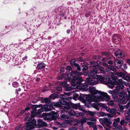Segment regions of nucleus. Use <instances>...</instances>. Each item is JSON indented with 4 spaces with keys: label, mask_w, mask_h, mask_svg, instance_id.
<instances>
[{
    "label": "nucleus",
    "mask_w": 130,
    "mask_h": 130,
    "mask_svg": "<svg viewBox=\"0 0 130 130\" xmlns=\"http://www.w3.org/2000/svg\"><path fill=\"white\" fill-rule=\"evenodd\" d=\"M82 74L81 72H78L77 71H72L71 73L70 72H67V77H73V80L75 81L78 80L77 82H73L71 83V84L74 86H76V87H79L81 90L84 91H87L88 84L91 85H95L98 83V80H95L94 79L90 78H87L86 81L85 83L82 85L81 82L83 81L82 78L78 76Z\"/></svg>",
    "instance_id": "obj_1"
},
{
    "label": "nucleus",
    "mask_w": 130,
    "mask_h": 130,
    "mask_svg": "<svg viewBox=\"0 0 130 130\" xmlns=\"http://www.w3.org/2000/svg\"><path fill=\"white\" fill-rule=\"evenodd\" d=\"M88 88V89L89 92L93 95L91 96H89L87 97V99L89 101V103L92 101L96 102L104 100L107 102L110 100V97L107 93L99 91L92 86H90Z\"/></svg>",
    "instance_id": "obj_2"
},
{
    "label": "nucleus",
    "mask_w": 130,
    "mask_h": 130,
    "mask_svg": "<svg viewBox=\"0 0 130 130\" xmlns=\"http://www.w3.org/2000/svg\"><path fill=\"white\" fill-rule=\"evenodd\" d=\"M60 97L61 99L59 100L60 103L64 106L61 105H59L58 103H54V106L56 107H59L60 108L63 109L62 111L63 112L68 111L69 110H70L69 112L70 115L74 116L75 114V112L72 109L70 110L71 108L70 106L69 103L67 101V100H69V98L68 97H67L63 94H61L60 95Z\"/></svg>",
    "instance_id": "obj_3"
},
{
    "label": "nucleus",
    "mask_w": 130,
    "mask_h": 130,
    "mask_svg": "<svg viewBox=\"0 0 130 130\" xmlns=\"http://www.w3.org/2000/svg\"><path fill=\"white\" fill-rule=\"evenodd\" d=\"M42 103H45L46 105H43L41 106V108L38 110L36 112L37 116L40 115L41 113L43 112L44 111H48L53 109V107L52 102L50 101L47 98H44L43 101H42Z\"/></svg>",
    "instance_id": "obj_4"
},
{
    "label": "nucleus",
    "mask_w": 130,
    "mask_h": 130,
    "mask_svg": "<svg viewBox=\"0 0 130 130\" xmlns=\"http://www.w3.org/2000/svg\"><path fill=\"white\" fill-rule=\"evenodd\" d=\"M128 88L127 89V92H128V95L127 96V94L122 91L119 92L118 95L120 97V99L121 100L120 102L123 104H125L130 98V91Z\"/></svg>",
    "instance_id": "obj_5"
},
{
    "label": "nucleus",
    "mask_w": 130,
    "mask_h": 130,
    "mask_svg": "<svg viewBox=\"0 0 130 130\" xmlns=\"http://www.w3.org/2000/svg\"><path fill=\"white\" fill-rule=\"evenodd\" d=\"M25 121H27L28 122L26 123L27 125L25 129L30 130L31 129L33 128L36 124V121L35 120H31L29 119V117H26L25 118Z\"/></svg>",
    "instance_id": "obj_6"
},
{
    "label": "nucleus",
    "mask_w": 130,
    "mask_h": 130,
    "mask_svg": "<svg viewBox=\"0 0 130 130\" xmlns=\"http://www.w3.org/2000/svg\"><path fill=\"white\" fill-rule=\"evenodd\" d=\"M98 81H100L101 83L104 84H107V82L104 81V80L108 81L110 80V78L106 75H104L103 77L101 75H98Z\"/></svg>",
    "instance_id": "obj_7"
},
{
    "label": "nucleus",
    "mask_w": 130,
    "mask_h": 130,
    "mask_svg": "<svg viewBox=\"0 0 130 130\" xmlns=\"http://www.w3.org/2000/svg\"><path fill=\"white\" fill-rule=\"evenodd\" d=\"M86 95H85V96L84 94H80L78 98V99L79 100L82 101V102L85 103V106H86L87 107H89L90 104L91 103V102L89 103V101L87 99V97L88 96H87L86 97V100H85L84 98L85 96H86Z\"/></svg>",
    "instance_id": "obj_8"
},
{
    "label": "nucleus",
    "mask_w": 130,
    "mask_h": 130,
    "mask_svg": "<svg viewBox=\"0 0 130 130\" xmlns=\"http://www.w3.org/2000/svg\"><path fill=\"white\" fill-rule=\"evenodd\" d=\"M98 71L95 68H93L91 70L88 74L89 77H92L94 79H98V75H96L98 73Z\"/></svg>",
    "instance_id": "obj_9"
},
{
    "label": "nucleus",
    "mask_w": 130,
    "mask_h": 130,
    "mask_svg": "<svg viewBox=\"0 0 130 130\" xmlns=\"http://www.w3.org/2000/svg\"><path fill=\"white\" fill-rule=\"evenodd\" d=\"M40 105H33L32 106V108L33 109L31 111V116L33 118L37 116L36 108L40 107Z\"/></svg>",
    "instance_id": "obj_10"
},
{
    "label": "nucleus",
    "mask_w": 130,
    "mask_h": 130,
    "mask_svg": "<svg viewBox=\"0 0 130 130\" xmlns=\"http://www.w3.org/2000/svg\"><path fill=\"white\" fill-rule=\"evenodd\" d=\"M115 56L118 58H122L124 56V52L120 50H117L115 52Z\"/></svg>",
    "instance_id": "obj_11"
},
{
    "label": "nucleus",
    "mask_w": 130,
    "mask_h": 130,
    "mask_svg": "<svg viewBox=\"0 0 130 130\" xmlns=\"http://www.w3.org/2000/svg\"><path fill=\"white\" fill-rule=\"evenodd\" d=\"M99 121L102 124L103 123L108 125L111 123V122L107 118H103L99 119Z\"/></svg>",
    "instance_id": "obj_12"
},
{
    "label": "nucleus",
    "mask_w": 130,
    "mask_h": 130,
    "mask_svg": "<svg viewBox=\"0 0 130 130\" xmlns=\"http://www.w3.org/2000/svg\"><path fill=\"white\" fill-rule=\"evenodd\" d=\"M38 125H37V127H40L47 125L46 123L45 122L43 121L42 119H39L38 120Z\"/></svg>",
    "instance_id": "obj_13"
},
{
    "label": "nucleus",
    "mask_w": 130,
    "mask_h": 130,
    "mask_svg": "<svg viewBox=\"0 0 130 130\" xmlns=\"http://www.w3.org/2000/svg\"><path fill=\"white\" fill-rule=\"evenodd\" d=\"M122 63L123 62L122 60L117 59L115 61V66L118 68H120L122 66Z\"/></svg>",
    "instance_id": "obj_14"
},
{
    "label": "nucleus",
    "mask_w": 130,
    "mask_h": 130,
    "mask_svg": "<svg viewBox=\"0 0 130 130\" xmlns=\"http://www.w3.org/2000/svg\"><path fill=\"white\" fill-rule=\"evenodd\" d=\"M130 109V101L126 105L120 106L118 108V111L120 112L122 111L125 108Z\"/></svg>",
    "instance_id": "obj_15"
},
{
    "label": "nucleus",
    "mask_w": 130,
    "mask_h": 130,
    "mask_svg": "<svg viewBox=\"0 0 130 130\" xmlns=\"http://www.w3.org/2000/svg\"><path fill=\"white\" fill-rule=\"evenodd\" d=\"M81 122L82 123L86 122L87 120L92 121L94 122L96 121L95 118H85L83 117L81 119Z\"/></svg>",
    "instance_id": "obj_16"
},
{
    "label": "nucleus",
    "mask_w": 130,
    "mask_h": 130,
    "mask_svg": "<svg viewBox=\"0 0 130 130\" xmlns=\"http://www.w3.org/2000/svg\"><path fill=\"white\" fill-rule=\"evenodd\" d=\"M74 61L75 60H72L71 61L70 63L71 64L72 66H74L79 71H80L81 70V69L79 66V65L78 64L75 63L74 62Z\"/></svg>",
    "instance_id": "obj_17"
},
{
    "label": "nucleus",
    "mask_w": 130,
    "mask_h": 130,
    "mask_svg": "<svg viewBox=\"0 0 130 130\" xmlns=\"http://www.w3.org/2000/svg\"><path fill=\"white\" fill-rule=\"evenodd\" d=\"M117 81L118 83V84H119V85L117 86L120 87V89H123L124 87V86L123 85V80L122 79H117Z\"/></svg>",
    "instance_id": "obj_18"
},
{
    "label": "nucleus",
    "mask_w": 130,
    "mask_h": 130,
    "mask_svg": "<svg viewBox=\"0 0 130 130\" xmlns=\"http://www.w3.org/2000/svg\"><path fill=\"white\" fill-rule=\"evenodd\" d=\"M56 113L54 111H51L50 112V114L52 116V118L53 119L55 120L58 117L57 116H55V115H57Z\"/></svg>",
    "instance_id": "obj_19"
},
{
    "label": "nucleus",
    "mask_w": 130,
    "mask_h": 130,
    "mask_svg": "<svg viewBox=\"0 0 130 130\" xmlns=\"http://www.w3.org/2000/svg\"><path fill=\"white\" fill-rule=\"evenodd\" d=\"M120 90V87L116 86V89L113 90V92L114 94L115 95H117Z\"/></svg>",
    "instance_id": "obj_20"
},
{
    "label": "nucleus",
    "mask_w": 130,
    "mask_h": 130,
    "mask_svg": "<svg viewBox=\"0 0 130 130\" xmlns=\"http://www.w3.org/2000/svg\"><path fill=\"white\" fill-rule=\"evenodd\" d=\"M120 120V118H118L115 119L113 123V125L114 127H116L118 124V123L119 122Z\"/></svg>",
    "instance_id": "obj_21"
},
{
    "label": "nucleus",
    "mask_w": 130,
    "mask_h": 130,
    "mask_svg": "<svg viewBox=\"0 0 130 130\" xmlns=\"http://www.w3.org/2000/svg\"><path fill=\"white\" fill-rule=\"evenodd\" d=\"M106 84H107L110 88L113 89L115 85V83L109 81L107 82V83Z\"/></svg>",
    "instance_id": "obj_22"
},
{
    "label": "nucleus",
    "mask_w": 130,
    "mask_h": 130,
    "mask_svg": "<svg viewBox=\"0 0 130 130\" xmlns=\"http://www.w3.org/2000/svg\"><path fill=\"white\" fill-rule=\"evenodd\" d=\"M45 64L43 63H42L38 64L37 66L38 69H41L45 67Z\"/></svg>",
    "instance_id": "obj_23"
},
{
    "label": "nucleus",
    "mask_w": 130,
    "mask_h": 130,
    "mask_svg": "<svg viewBox=\"0 0 130 130\" xmlns=\"http://www.w3.org/2000/svg\"><path fill=\"white\" fill-rule=\"evenodd\" d=\"M58 97L57 95L55 94H52L50 95L49 97V98H47L48 99V100L50 101V99H55Z\"/></svg>",
    "instance_id": "obj_24"
},
{
    "label": "nucleus",
    "mask_w": 130,
    "mask_h": 130,
    "mask_svg": "<svg viewBox=\"0 0 130 130\" xmlns=\"http://www.w3.org/2000/svg\"><path fill=\"white\" fill-rule=\"evenodd\" d=\"M98 69L101 73H105V71L104 70V68L102 66H100L99 67Z\"/></svg>",
    "instance_id": "obj_25"
},
{
    "label": "nucleus",
    "mask_w": 130,
    "mask_h": 130,
    "mask_svg": "<svg viewBox=\"0 0 130 130\" xmlns=\"http://www.w3.org/2000/svg\"><path fill=\"white\" fill-rule=\"evenodd\" d=\"M109 113H112L113 115H115L117 113V110L113 108H112L111 109Z\"/></svg>",
    "instance_id": "obj_26"
},
{
    "label": "nucleus",
    "mask_w": 130,
    "mask_h": 130,
    "mask_svg": "<svg viewBox=\"0 0 130 130\" xmlns=\"http://www.w3.org/2000/svg\"><path fill=\"white\" fill-rule=\"evenodd\" d=\"M61 117L60 118V119L62 120H63L65 119L66 117V115L63 112H62L60 115Z\"/></svg>",
    "instance_id": "obj_27"
},
{
    "label": "nucleus",
    "mask_w": 130,
    "mask_h": 130,
    "mask_svg": "<svg viewBox=\"0 0 130 130\" xmlns=\"http://www.w3.org/2000/svg\"><path fill=\"white\" fill-rule=\"evenodd\" d=\"M115 75H117L118 76L120 77H122L123 76L124 74L123 73L121 72H117L115 73Z\"/></svg>",
    "instance_id": "obj_28"
},
{
    "label": "nucleus",
    "mask_w": 130,
    "mask_h": 130,
    "mask_svg": "<svg viewBox=\"0 0 130 130\" xmlns=\"http://www.w3.org/2000/svg\"><path fill=\"white\" fill-rule=\"evenodd\" d=\"M22 125H18L15 128V129L16 130H21L23 127H22Z\"/></svg>",
    "instance_id": "obj_29"
},
{
    "label": "nucleus",
    "mask_w": 130,
    "mask_h": 130,
    "mask_svg": "<svg viewBox=\"0 0 130 130\" xmlns=\"http://www.w3.org/2000/svg\"><path fill=\"white\" fill-rule=\"evenodd\" d=\"M108 105L110 106H113L114 105L113 101L112 100H110L107 103Z\"/></svg>",
    "instance_id": "obj_30"
},
{
    "label": "nucleus",
    "mask_w": 130,
    "mask_h": 130,
    "mask_svg": "<svg viewBox=\"0 0 130 130\" xmlns=\"http://www.w3.org/2000/svg\"><path fill=\"white\" fill-rule=\"evenodd\" d=\"M79 104H73V105L72 107L74 109H77L79 106Z\"/></svg>",
    "instance_id": "obj_31"
},
{
    "label": "nucleus",
    "mask_w": 130,
    "mask_h": 130,
    "mask_svg": "<svg viewBox=\"0 0 130 130\" xmlns=\"http://www.w3.org/2000/svg\"><path fill=\"white\" fill-rule=\"evenodd\" d=\"M87 123L90 126H91L94 124V122L92 121H88L87 122Z\"/></svg>",
    "instance_id": "obj_32"
},
{
    "label": "nucleus",
    "mask_w": 130,
    "mask_h": 130,
    "mask_svg": "<svg viewBox=\"0 0 130 130\" xmlns=\"http://www.w3.org/2000/svg\"><path fill=\"white\" fill-rule=\"evenodd\" d=\"M108 69H109L110 70L114 72H116V68L112 67H108Z\"/></svg>",
    "instance_id": "obj_33"
},
{
    "label": "nucleus",
    "mask_w": 130,
    "mask_h": 130,
    "mask_svg": "<svg viewBox=\"0 0 130 130\" xmlns=\"http://www.w3.org/2000/svg\"><path fill=\"white\" fill-rule=\"evenodd\" d=\"M13 86L15 87H17L18 86V84L17 82H14L12 84Z\"/></svg>",
    "instance_id": "obj_34"
},
{
    "label": "nucleus",
    "mask_w": 130,
    "mask_h": 130,
    "mask_svg": "<svg viewBox=\"0 0 130 130\" xmlns=\"http://www.w3.org/2000/svg\"><path fill=\"white\" fill-rule=\"evenodd\" d=\"M116 129L117 130H123L122 127L119 125L117 126Z\"/></svg>",
    "instance_id": "obj_35"
},
{
    "label": "nucleus",
    "mask_w": 130,
    "mask_h": 130,
    "mask_svg": "<svg viewBox=\"0 0 130 130\" xmlns=\"http://www.w3.org/2000/svg\"><path fill=\"white\" fill-rule=\"evenodd\" d=\"M125 119L130 123V117L129 116L126 115Z\"/></svg>",
    "instance_id": "obj_36"
},
{
    "label": "nucleus",
    "mask_w": 130,
    "mask_h": 130,
    "mask_svg": "<svg viewBox=\"0 0 130 130\" xmlns=\"http://www.w3.org/2000/svg\"><path fill=\"white\" fill-rule=\"evenodd\" d=\"M77 128L76 127H72L69 128V130H77Z\"/></svg>",
    "instance_id": "obj_37"
},
{
    "label": "nucleus",
    "mask_w": 130,
    "mask_h": 130,
    "mask_svg": "<svg viewBox=\"0 0 130 130\" xmlns=\"http://www.w3.org/2000/svg\"><path fill=\"white\" fill-rule=\"evenodd\" d=\"M125 116H130V110H128L127 112H126L125 113Z\"/></svg>",
    "instance_id": "obj_38"
},
{
    "label": "nucleus",
    "mask_w": 130,
    "mask_h": 130,
    "mask_svg": "<svg viewBox=\"0 0 130 130\" xmlns=\"http://www.w3.org/2000/svg\"><path fill=\"white\" fill-rule=\"evenodd\" d=\"M99 114L102 117H105L106 116V114L103 112H100Z\"/></svg>",
    "instance_id": "obj_39"
},
{
    "label": "nucleus",
    "mask_w": 130,
    "mask_h": 130,
    "mask_svg": "<svg viewBox=\"0 0 130 130\" xmlns=\"http://www.w3.org/2000/svg\"><path fill=\"white\" fill-rule=\"evenodd\" d=\"M108 73L109 75H110L111 77H112L114 75H115V73L111 72H109Z\"/></svg>",
    "instance_id": "obj_40"
},
{
    "label": "nucleus",
    "mask_w": 130,
    "mask_h": 130,
    "mask_svg": "<svg viewBox=\"0 0 130 130\" xmlns=\"http://www.w3.org/2000/svg\"><path fill=\"white\" fill-rule=\"evenodd\" d=\"M125 123V121L124 119H122L120 122V124L122 125H124Z\"/></svg>",
    "instance_id": "obj_41"
},
{
    "label": "nucleus",
    "mask_w": 130,
    "mask_h": 130,
    "mask_svg": "<svg viewBox=\"0 0 130 130\" xmlns=\"http://www.w3.org/2000/svg\"><path fill=\"white\" fill-rule=\"evenodd\" d=\"M78 108H79V109L81 110L84 111L85 110L79 104V106H78Z\"/></svg>",
    "instance_id": "obj_42"
},
{
    "label": "nucleus",
    "mask_w": 130,
    "mask_h": 130,
    "mask_svg": "<svg viewBox=\"0 0 130 130\" xmlns=\"http://www.w3.org/2000/svg\"><path fill=\"white\" fill-rule=\"evenodd\" d=\"M100 106L104 108L105 109L106 107H107V106L106 104H100Z\"/></svg>",
    "instance_id": "obj_43"
},
{
    "label": "nucleus",
    "mask_w": 130,
    "mask_h": 130,
    "mask_svg": "<svg viewBox=\"0 0 130 130\" xmlns=\"http://www.w3.org/2000/svg\"><path fill=\"white\" fill-rule=\"evenodd\" d=\"M90 12H88L86 13L85 14V16L87 17H88L90 15Z\"/></svg>",
    "instance_id": "obj_44"
},
{
    "label": "nucleus",
    "mask_w": 130,
    "mask_h": 130,
    "mask_svg": "<svg viewBox=\"0 0 130 130\" xmlns=\"http://www.w3.org/2000/svg\"><path fill=\"white\" fill-rule=\"evenodd\" d=\"M105 109L107 112H110L111 109H110L107 106Z\"/></svg>",
    "instance_id": "obj_45"
},
{
    "label": "nucleus",
    "mask_w": 130,
    "mask_h": 130,
    "mask_svg": "<svg viewBox=\"0 0 130 130\" xmlns=\"http://www.w3.org/2000/svg\"><path fill=\"white\" fill-rule=\"evenodd\" d=\"M66 69L67 70H72V68L70 66H68L66 67Z\"/></svg>",
    "instance_id": "obj_46"
},
{
    "label": "nucleus",
    "mask_w": 130,
    "mask_h": 130,
    "mask_svg": "<svg viewBox=\"0 0 130 130\" xmlns=\"http://www.w3.org/2000/svg\"><path fill=\"white\" fill-rule=\"evenodd\" d=\"M62 89V88L61 87H57L56 88V89L59 91H61Z\"/></svg>",
    "instance_id": "obj_47"
},
{
    "label": "nucleus",
    "mask_w": 130,
    "mask_h": 130,
    "mask_svg": "<svg viewBox=\"0 0 130 130\" xmlns=\"http://www.w3.org/2000/svg\"><path fill=\"white\" fill-rule=\"evenodd\" d=\"M71 87H69L66 88V91H70L71 90Z\"/></svg>",
    "instance_id": "obj_48"
},
{
    "label": "nucleus",
    "mask_w": 130,
    "mask_h": 130,
    "mask_svg": "<svg viewBox=\"0 0 130 130\" xmlns=\"http://www.w3.org/2000/svg\"><path fill=\"white\" fill-rule=\"evenodd\" d=\"M93 105L94 106V107L97 110H99V108H97V105L95 104V103H94L93 104Z\"/></svg>",
    "instance_id": "obj_49"
},
{
    "label": "nucleus",
    "mask_w": 130,
    "mask_h": 130,
    "mask_svg": "<svg viewBox=\"0 0 130 130\" xmlns=\"http://www.w3.org/2000/svg\"><path fill=\"white\" fill-rule=\"evenodd\" d=\"M89 113L90 115H91L92 116H93L95 114V113H94L93 112H92L91 111H89Z\"/></svg>",
    "instance_id": "obj_50"
},
{
    "label": "nucleus",
    "mask_w": 130,
    "mask_h": 130,
    "mask_svg": "<svg viewBox=\"0 0 130 130\" xmlns=\"http://www.w3.org/2000/svg\"><path fill=\"white\" fill-rule=\"evenodd\" d=\"M92 126L93 130H97V126L96 125H93Z\"/></svg>",
    "instance_id": "obj_51"
},
{
    "label": "nucleus",
    "mask_w": 130,
    "mask_h": 130,
    "mask_svg": "<svg viewBox=\"0 0 130 130\" xmlns=\"http://www.w3.org/2000/svg\"><path fill=\"white\" fill-rule=\"evenodd\" d=\"M74 115L77 117H79V113L77 111L75 112V114H74Z\"/></svg>",
    "instance_id": "obj_52"
},
{
    "label": "nucleus",
    "mask_w": 130,
    "mask_h": 130,
    "mask_svg": "<svg viewBox=\"0 0 130 130\" xmlns=\"http://www.w3.org/2000/svg\"><path fill=\"white\" fill-rule=\"evenodd\" d=\"M83 67L84 70H86L88 69V67L86 66H83Z\"/></svg>",
    "instance_id": "obj_53"
},
{
    "label": "nucleus",
    "mask_w": 130,
    "mask_h": 130,
    "mask_svg": "<svg viewBox=\"0 0 130 130\" xmlns=\"http://www.w3.org/2000/svg\"><path fill=\"white\" fill-rule=\"evenodd\" d=\"M101 53L103 55H108V53L107 52H102Z\"/></svg>",
    "instance_id": "obj_54"
},
{
    "label": "nucleus",
    "mask_w": 130,
    "mask_h": 130,
    "mask_svg": "<svg viewBox=\"0 0 130 130\" xmlns=\"http://www.w3.org/2000/svg\"><path fill=\"white\" fill-rule=\"evenodd\" d=\"M123 84H124L125 85H126V86H127L128 85V83L127 82H123Z\"/></svg>",
    "instance_id": "obj_55"
},
{
    "label": "nucleus",
    "mask_w": 130,
    "mask_h": 130,
    "mask_svg": "<svg viewBox=\"0 0 130 130\" xmlns=\"http://www.w3.org/2000/svg\"><path fill=\"white\" fill-rule=\"evenodd\" d=\"M79 113V116H83L84 115V113L82 112H80Z\"/></svg>",
    "instance_id": "obj_56"
},
{
    "label": "nucleus",
    "mask_w": 130,
    "mask_h": 130,
    "mask_svg": "<svg viewBox=\"0 0 130 130\" xmlns=\"http://www.w3.org/2000/svg\"><path fill=\"white\" fill-rule=\"evenodd\" d=\"M64 68H62L60 69V72H63L64 71Z\"/></svg>",
    "instance_id": "obj_57"
},
{
    "label": "nucleus",
    "mask_w": 130,
    "mask_h": 130,
    "mask_svg": "<svg viewBox=\"0 0 130 130\" xmlns=\"http://www.w3.org/2000/svg\"><path fill=\"white\" fill-rule=\"evenodd\" d=\"M123 67L124 69H126L127 68V67L126 64H124L123 65Z\"/></svg>",
    "instance_id": "obj_58"
},
{
    "label": "nucleus",
    "mask_w": 130,
    "mask_h": 130,
    "mask_svg": "<svg viewBox=\"0 0 130 130\" xmlns=\"http://www.w3.org/2000/svg\"><path fill=\"white\" fill-rule=\"evenodd\" d=\"M47 113H44L42 114V116L44 117H46L47 116Z\"/></svg>",
    "instance_id": "obj_59"
},
{
    "label": "nucleus",
    "mask_w": 130,
    "mask_h": 130,
    "mask_svg": "<svg viewBox=\"0 0 130 130\" xmlns=\"http://www.w3.org/2000/svg\"><path fill=\"white\" fill-rule=\"evenodd\" d=\"M30 109V108L29 107H27L25 108V110L26 111H28Z\"/></svg>",
    "instance_id": "obj_60"
},
{
    "label": "nucleus",
    "mask_w": 130,
    "mask_h": 130,
    "mask_svg": "<svg viewBox=\"0 0 130 130\" xmlns=\"http://www.w3.org/2000/svg\"><path fill=\"white\" fill-rule=\"evenodd\" d=\"M75 121L78 123H79L80 122H81V120H79L78 119H76L75 120Z\"/></svg>",
    "instance_id": "obj_61"
},
{
    "label": "nucleus",
    "mask_w": 130,
    "mask_h": 130,
    "mask_svg": "<svg viewBox=\"0 0 130 130\" xmlns=\"http://www.w3.org/2000/svg\"><path fill=\"white\" fill-rule=\"evenodd\" d=\"M70 29H68L67 31V32L68 34H69L70 32Z\"/></svg>",
    "instance_id": "obj_62"
},
{
    "label": "nucleus",
    "mask_w": 130,
    "mask_h": 130,
    "mask_svg": "<svg viewBox=\"0 0 130 130\" xmlns=\"http://www.w3.org/2000/svg\"><path fill=\"white\" fill-rule=\"evenodd\" d=\"M109 93H110L111 94H112L113 93V91H112L111 90H109L108 92Z\"/></svg>",
    "instance_id": "obj_63"
},
{
    "label": "nucleus",
    "mask_w": 130,
    "mask_h": 130,
    "mask_svg": "<svg viewBox=\"0 0 130 130\" xmlns=\"http://www.w3.org/2000/svg\"><path fill=\"white\" fill-rule=\"evenodd\" d=\"M102 60L104 62H106L107 61V59L105 58H103Z\"/></svg>",
    "instance_id": "obj_64"
}]
</instances>
